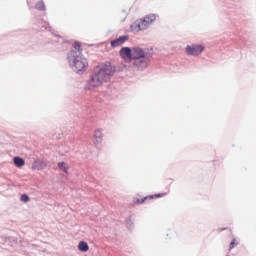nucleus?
I'll return each instance as SVG.
<instances>
[{"mask_svg":"<svg viewBox=\"0 0 256 256\" xmlns=\"http://www.w3.org/2000/svg\"><path fill=\"white\" fill-rule=\"evenodd\" d=\"M120 57L124 61H133L132 66L136 71H143L147 69L149 58H147V53L141 47H122L120 49Z\"/></svg>","mask_w":256,"mask_h":256,"instance_id":"nucleus-1","label":"nucleus"},{"mask_svg":"<svg viewBox=\"0 0 256 256\" xmlns=\"http://www.w3.org/2000/svg\"><path fill=\"white\" fill-rule=\"evenodd\" d=\"M96 73L104 80V83H107L115 75V66H112L110 62L100 64Z\"/></svg>","mask_w":256,"mask_h":256,"instance_id":"nucleus-4","label":"nucleus"},{"mask_svg":"<svg viewBox=\"0 0 256 256\" xmlns=\"http://www.w3.org/2000/svg\"><path fill=\"white\" fill-rule=\"evenodd\" d=\"M126 41H129V36H120L119 38L111 41V47H121V45L126 43Z\"/></svg>","mask_w":256,"mask_h":256,"instance_id":"nucleus-8","label":"nucleus"},{"mask_svg":"<svg viewBox=\"0 0 256 256\" xmlns=\"http://www.w3.org/2000/svg\"><path fill=\"white\" fill-rule=\"evenodd\" d=\"M35 7L38 11H45V3L43 1H39Z\"/></svg>","mask_w":256,"mask_h":256,"instance_id":"nucleus-13","label":"nucleus"},{"mask_svg":"<svg viewBox=\"0 0 256 256\" xmlns=\"http://www.w3.org/2000/svg\"><path fill=\"white\" fill-rule=\"evenodd\" d=\"M103 143V132L101 130L94 131V145H101Z\"/></svg>","mask_w":256,"mask_h":256,"instance_id":"nucleus-9","label":"nucleus"},{"mask_svg":"<svg viewBox=\"0 0 256 256\" xmlns=\"http://www.w3.org/2000/svg\"><path fill=\"white\" fill-rule=\"evenodd\" d=\"M235 247V240L230 243V249H233Z\"/></svg>","mask_w":256,"mask_h":256,"instance_id":"nucleus-15","label":"nucleus"},{"mask_svg":"<svg viewBox=\"0 0 256 256\" xmlns=\"http://www.w3.org/2000/svg\"><path fill=\"white\" fill-rule=\"evenodd\" d=\"M104 80L100 78V76L98 75L97 72H95L91 78L87 81L86 85H85V89L87 91H91L93 89H97V87H101V85H103Z\"/></svg>","mask_w":256,"mask_h":256,"instance_id":"nucleus-5","label":"nucleus"},{"mask_svg":"<svg viewBox=\"0 0 256 256\" xmlns=\"http://www.w3.org/2000/svg\"><path fill=\"white\" fill-rule=\"evenodd\" d=\"M58 168L61 171H64V173H66L67 175H69V165L65 162H60L58 163Z\"/></svg>","mask_w":256,"mask_h":256,"instance_id":"nucleus-12","label":"nucleus"},{"mask_svg":"<svg viewBox=\"0 0 256 256\" xmlns=\"http://www.w3.org/2000/svg\"><path fill=\"white\" fill-rule=\"evenodd\" d=\"M78 249L79 251H81L82 253H87V251H89V244H87V242L85 241H81L78 244Z\"/></svg>","mask_w":256,"mask_h":256,"instance_id":"nucleus-10","label":"nucleus"},{"mask_svg":"<svg viewBox=\"0 0 256 256\" xmlns=\"http://www.w3.org/2000/svg\"><path fill=\"white\" fill-rule=\"evenodd\" d=\"M13 161H14V165L16 167L21 168V167L25 166V160H23V158H21V157H14Z\"/></svg>","mask_w":256,"mask_h":256,"instance_id":"nucleus-11","label":"nucleus"},{"mask_svg":"<svg viewBox=\"0 0 256 256\" xmlns=\"http://www.w3.org/2000/svg\"><path fill=\"white\" fill-rule=\"evenodd\" d=\"M83 49L81 48V43L74 42L73 49L68 55V59L70 63L74 65L76 71H85L87 69L89 62H87V58L81 55Z\"/></svg>","mask_w":256,"mask_h":256,"instance_id":"nucleus-2","label":"nucleus"},{"mask_svg":"<svg viewBox=\"0 0 256 256\" xmlns=\"http://www.w3.org/2000/svg\"><path fill=\"white\" fill-rule=\"evenodd\" d=\"M165 196H167V193H159V194H155V195L146 196L142 199H136L135 204L143 205V203H145L146 201H149V199H159V197H165Z\"/></svg>","mask_w":256,"mask_h":256,"instance_id":"nucleus-7","label":"nucleus"},{"mask_svg":"<svg viewBox=\"0 0 256 256\" xmlns=\"http://www.w3.org/2000/svg\"><path fill=\"white\" fill-rule=\"evenodd\" d=\"M205 51V47L203 45H192L186 47L187 55L197 57L201 55Z\"/></svg>","mask_w":256,"mask_h":256,"instance_id":"nucleus-6","label":"nucleus"},{"mask_svg":"<svg viewBox=\"0 0 256 256\" xmlns=\"http://www.w3.org/2000/svg\"><path fill=\"white\" fill-rule=\"evenodd\" d=\"M20 199H21V201H23L24 203L29 202V196H27L26 194H23Z\"/></svg>","mask_w":256,"mask_h":256,"instance_id":"nucleus-14","label":"nucleus"},{"mask_svg":"<svg viewBox=\"0 0 256 256\" xmlns=\"http://www.w3.org/2000/svg\"><path fill=\"white\" fill-rule=\"evenodd\" d=\"M157 21V15L155 14H148L144 18L138 19L133 22L130 26V31L132 33H139V31H145V29L149 28V25L155 23Z\"/></svg>","mask_w":256,"mask_h":256,"instance_id":"nucleus-3","label":"nucleus"}]
</instances>
